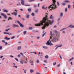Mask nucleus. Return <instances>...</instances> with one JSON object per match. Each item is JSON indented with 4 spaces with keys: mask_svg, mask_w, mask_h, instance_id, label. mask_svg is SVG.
Segmentation results:
<instances>
[{
    "mask_svg": "<svg viewBox=\"0 0 74 74\" xmlns=\"http://www.w3.org/2000/svg\"><path fill=\"white\" fill-rule=\"evenodd\" d=\"M24 62L25 63H27V58H26L25 59V61Z\"/></svg>",
    "mask_w": 74,
    "mask_h": 74,
    "instance_id": "nucleus-19",
    "label": "nucleus"
},
{
    "mask_svg": "<svg viewBox=\"0 0 74 74\" xmlns=\"http://www.w3.org/2000/svg\"><path fill=\"white\" fill-rule=\"evenodd\" d=\"M34 1V0H29L28 1L29 2H30L31 1Z\"/></svg>",
    "mask_w": 74,
    "mask_h": 74,
    "instance_id": "nucleus-34",
    "label": "nucleus"
},
{
    "mask_svg": "<svg viewBox=\"0 0 74 74\" xmlns=\"http://www.w3.org/2000/svg\"><path fill=\"white\" fill-rule=\"evenodd\" d=\"M3 11L4 12H6V13H7L8 12V10H5V9H3Z\"/></svg>",
    "mask_w": 74,
    "mask_h": 74,
    "instance_id": "nucleus-13",
    "label": "nucleus"
},
{
    "mask_svg": "<svg viewBox=\"0 0 74 74\" xmlns=\"http://www.w3.org/2000/svg\"><path fill=\"white\" fill-rule=\"evenodd\" d=\"M13 67H15V68H18V66H14Z\"/></svg>",
    "mask_w": 74,
    "mask_h": 74,
    "instance_id": "nucleus-54",
    "label": "nucleus"
},
{
    "mask_svg": "<svg viewBox=\"0 0 74 74\" xmlns=\"http://www.w3.org/2000/svg\"><path fill=\"white\" fill-rule=\"evenodd\" d=\"M15 11L16 12H14L13 13L15 15V16H16L17 15V12L18 11V10H15Z\"/></svg>",
    "mask_w": 74,
    "mask_h": 74,
    "instance_id": "nucleus-7",
    "label": "nucleus"
},
{
    "mask_svg": "<svg viewBox=\"0 0 74 74\" xmlns=\"http://www.w3.org/2000/svg\"><path fill=\"white\" fill-rule=\"evenodd\" d=\"M62 33H63L64 34V33H65V32H64V31L62 32Z\"/></svg>",
    "mask_w": 74,
    "mask_h": 74,
    "instance_id": "nucleus-58",
    "label": "nucleus"
},
{
    "mask_svg": "<svg viewBox=\"0 0 74 74\" xmlns=\"http://www.w3.org/2000/svg\"><path fill=\"white\" fill-rule=\"evenodd\" d=\"M64 2H66V3H69L70 2V1L69 0H66L64 1Z\"/></svg>",
    "mask_w": 74,
    "mask_h": 74,
    "instance_id": "nucleus-27",
    "label": "nucleus"
},
{
    "mask_svg": "<svg viewBox=\"0 0 74 74\" xmlns=\"http://www.w3.org/2000/svg\"><path fill=\"white\" fill-rule=\"evenodd\" d=\"M63 13H61L60 14V17H62L63 16Z\"/></svg>",
    "mask_w": 74,
    "mask_h": 74,
    "instance_id": "nucleus-16",
    "label": "nucleus"
},
{
    "mask_svg": "<svg viewBox=\"0 0 74 74\" xmlns=\"http://www.w3.org/2000/svg\"><path fill=\"white\" fill-rule=\"evenodd\" d=\"M51 40H50V39L46 43V44L47 45H49L50 46H51V45H53V44L51 43Z\"/></svg>",
    "mask_w": 74,
    "mask_h": 74,
    "instance_id": "nucleus-3",
    "label": "nucleus"
},
{
    "mask_svg": "<svg viewBox=\"0 0 74 74\" xmlns=\"http://www.w3.org/2000/svg\"><path fill=\"white\" fill-rule=\"evenodd\" d=\"M32 16H34V13H32Z\"/></svg>",
    "mask_w": 74,
    "mask_h": 74,
    "instance_id": "nucleus-40",
    "label": "nucleus"
},
{
    "mask_svg": "<svg viewBox=\"0 0 74 74\" xmlns=\"http://www.w3.org/2000/svg\"><path fill=\"white\" fill-rule=\"evenodd\" d=\"M3 57V56H2L0 57V58H2Z\"/></svg>",
    "mask_w": 74,
    "mask_h": 74,
    "instance_id": "nucleus-60",
    "label": "nucleus"
},
{
    "mask_svg": "<svg viewBox=\"0 0 74 74\" xmlns=\"http://www.w3.org/2000/svg\"><path fill=\"white\" fill-rule=\"evenodd\" d=\"M8 38V37H6L4 38V39L6 40H10V38Z\"/></svg>",
    "mask_w": 74,
    "mask_h": 74,
    "instance_id": "nucleus-14",
    "label": "nucleus"
},
{
    "mask_svg": "<svg viewBox=\"0 0 74 74\" xmlns=\"http://www.w3.org/2000/svg\"><path fill=\"white\" fill-rule=\"evenodd\" d=\"M14 59H15V60H16L17 62H18V59L16 58H15Z\"/></svg>",
    "mask_w": 74,
    "mask_h": 74,
    "instance_id": "nucleus-44",
    "label": "nucleus"
},
{
    "mask_svg": "<svg viewBox=\"0 0 74 74\" xmlns=\"http://www.w3.org/2000/svg\"><path fill=\"white\" fill-rule=\"evenodd\" d=\"M38 9H36L35 10V12L36 13H37V12H38Z\"/></svg>",
    "mask_w": 74,
    "mask_h": 74,
    "instance_id": "nucleus-26",
    "label": "nucleus"
},
{
    "mask_svg": "<svg viewBox=\"0 0 74 74\" xmlns=\"http://www.w3.org/2000/svg\"><path fill=\"white\" fill-rule=\"evenodd\" d=\"M29 30H32L33 29V27H30L29 28Z\"/></svg>",
    "mask_w": 74,
    "mask_h": 74,
    "instance_id": "nucleus-18",
    "label": "nucleus"
},
{
    "mask_svg": "<svg viewBox=\"0 0 74 74\" xmlns=\"http://www.w3.org/2000/svg\"><path fill=\"white\" fill-rule=\"evenodd\" d=\"M56 64V62H55L53 63V65H55Z\"/></svg>",
    "mask_w": 74,
    "mask_h": 74,
    "instance_id": "nucleus-50",
    "label": "nucleus"
},
{
    "mask_svg": "<svg viewBox=\"0 0 74 74\" xmlns=\"http://www.w3.org/2000/svg\"><path fill=\"white\" fill-rule=\"evenodd\" d=\"M68 8H71V6H70V5H68Z\"/></svg>",
    "mask_w": 74,
    "mask_h": 74,
    "instance_id": "nucleus-29",
    "label": "nucleus"
},
{
    "mask_svg": "<svg viewBox=\"0 0 74 74\" xmlns=\"http://www.w3.org/2000/svg\"><path fill=\"white\" fill-rule=\"evenodd\" d=\"M17 23H18V24H19V25H20V26L21 27H24V26H23V25H22V24L20 23V22H19V21H17Z\"/></svg>",
    "mask_w": 74,
    "mask_h": 74,
    "instance_id": "nucleus-4",
    "label": "nucleus"
},
{
    "mask_svg": "<svg viewBox=\"0 0 74 74\" xmlns=\"http://www.w3.org/2000/svg\"><path fill=\"white\" fill-rule=\"evenodd\" d=\"M30 73H33V71H34V70L32 69H31L30 70Z\"/></svg>",
    "mask_w": 74,
    "mask_h": 74,
    "instance_id": "nucleus-23",
    "label": "nucleus"
},
{
    "mask_svg": "<svg viewBox=\"0 0 74 74\" xmlns=\"http://www.w3.org/2000/svg\"><path fill=\"white\" fill-rule=\"evenodd\" d=\"M74 59V58H72L71 59H70V60L69 61V62H70V61H71V60H73Z\"/></svg>",
    "mask_w": 74,
    "mask_h": 74,
    "instance_id": "nucleus-39",
    "label": "nucleus"
},
{
    "mask_svg": "<svg viewBox=\"0 0 74 74\" xmlns=\"http://www.w3.org/2000/svg\"><path fill=\"white\" fill-rule=\"evenodd\" d=\"M20 54H21V55H22V56H23V53H21Z\"/></svg>",
    "mask_w": 74,
    "mask_h": 74,
    "instance_id": "nucleus-48",
    "label": "nucleus"
},
{
    "mask_svg": "<svg viewBox=\"0 0 74 74\" xmlns=\"http://www.w3.org/2000/svg\"><path fill=\"white\" fill-rule=\"evenodd\" d=\"M45 58L46 59H48V55H46L45 56Z\"/></svg>",
    "mask_w": 74,
    "mask_h": 74,
    "instance_id": "nucleus-31",
    "label": "nucleus"
},
{
    "mask_svg": "<svg viewBox=\"0 0 74 74\" xmlns=\"http://www.w3.org/2000/svg\"><path fill=\"white\" fill-rule=\"evenodd\" d=\"M60 64H59L57 66V67H60Z\"/></svg>",
    "mask_w": 74,
    "mask_h": 74,
    "instance_id": "nucleus-59",
    "label": "nucleus"
},
{
    "mask_svg": "<svg viewBox=\"0 0 74 74\" xmlns=\"http://www.w3.org/2000/svg\"><path fill=\"white\" fill-rule=\"evenodd\" d=\"M62 5H66V3H62Z\"/></svg>",
    "mask_w": 74,
    "mask_h": 74,
    "instance_id": "nucleus-33",
    "label": "nucleus"
},
{
    "mask_svg": "<svg viewBox=\"0 0 74 74\" xmlns=\"http://www.w3.org/2000/svg\"><path fill=\"white\" fill-rule=\"evenodd\" d=\"M60 59H62V57L60 56Z\"/></svg>",
    "mask_w": 74,
    "mask_h": 74,
    "instance_id": "nucleus-61",
    "label": "nucleus"
},
{
    "mask_svg": "<svg viewBox=\"0 0 74 74\" xmlns=\"http://www.w3.org/2000/svg\"><path fill=\"white\" fill-rule=\"evenodd\" d=\"M5 45H7L8 44V43H7V42H6L5 43Z\"/></svg>",
    "mask_w": 74,
    "mask_h": 74,
    "instance_id": "nucleus-47",
    "label": "nucleus"
},
{
    "mask_svg": "<svg viewBox=\"0 0 74 74\" xmlns=\"http://www.w3.org/2000/svg\"><path fill=\"white\" fill-rule=\"evenodd\" d=\"M65 12H67V8H66L65 9Z\"/></svg>",
    "mask_w": 74,
    "mask_h": 74,
    "instance_id": "nucleus-37",
    "label": "nucleus"
},
{
    "mask_svg": "<svg viewBox=\"0 0 74 74\" xmlns=\"http://www.w3.org/2000/svg\"><path fill=\"white\" fill-rule=\"evenodd\" d=\"M69 27H71V28H74V26L73 25H70L69 26H68Z\"/></svg>",
    "mask_w": 74,
    "mask_h": 74,
    "instance_id": "nucleus-11",
    "label": "nucleus"
},
{
    "mask_svg": "<svg viewBox=\"0 0 74 74\" xmlns=\"http://www.w3.org/2000/svg\"><path fill=\"white\" fill-rule=\"evenodd\" d=\"M57 46H58V47H62V45H58Z\"/></svg>",
    "mask_w": 74,
    "mask_h": 74,
    "instance_id": "nucleus-36",
    "label": "nucleus"
},
{
    "mask_svg": "<svg viewBox=\"0 0 74 74\" xmlns=\"http://www.w3.org/2000/svg\"><path fill=\"white\" fill-rule=\"evenodd\" d=\"M26 70H25L24 71V72L25 73H26Z\"/></svg>",
    "mask_w": 74,
    "mask_h": 74,
    "instance_id": "nucleus-52",
    "label": "nucleus"
},
{
    "mask_svg": "<svg viewBox=\"0 0 74 74\" xmlns=\"http://www.w3.org/2000/svg\"><path fill=\"white\" fill-rule=\"evenodd\" d=\"M20 63H21V64H23V61L21 60L20 61Z\"/></svg>",
    "mask_w": 74,
    "mask_h": 74,
    "instance_id": "nucleus-30",
    "label": "nucleus"
},
{
    "mask_svg": "<svg viewBox=\"0 0 74 74\" xmlns=\"http://www.w3.org/2000/svg\"><path fill=\"white\" fill-rule=\"evenodd\" d=\"M56 40H57L56 38L54 37L53 38L52 40V41L53 42H55V41H56Z\"/></svg>",
    "mask_w": 74,
    "mask_h": 74,
    "instance_id": "nucleus-8",
    "label": "nucleus"
},
{
    "mask_svg": "<svg viewBox=\"0 0 74 74\" xmlns=\"http://www.w3.org/2000/svg\"><path fill=\"white\" fill-rule=\"evenodd\" d=\"M46 34V33H45L43 34L42 35V37H44V36H45V34Z\"/></svg>",
    "mask_w": 74,
    "mask_h": 74,
    "instance_id": "nucleus-43",
    "label": "nucleus"
},
{
    "mask_svg": "<svg viewBox=\"0 0 74 74\" xmlns=\"http://www.w3.org/2000/svg\"><path fill=\"white\" fill-rule=\"evenodd\" d=\"M28 11L29 12H30V11H32V10L31 9L29 8L28 9Z\"/></svg>",
    "mask_w": 74,
    "mask_h": 74,
    "instance_id": "nucleus-22",
    "label": "nucleus"
},
{
    "mask_svg": "<svg viewBox=\"0 0 74 74\" xmlns=\"http://www.w3.org/2000/svg\"><path fill=\"white\" fill-rule=\"evenodd\" d=\"M47 15L45 16L43 18V19L42 21H41L40 22V23H39L36 24H35V26H40L41 25H43V23H45V24L44 25V26L42 27V29H45V27L46 26L48 27L49 25H52V23L54 22V20H53L51 22L50 20H47V21L46 22V21L48 19V14H46Z\"/></svg>",
    "mask_w": 74,
    "mask_h": 74,
    "instance_id": "nucleus-1",
    "label": "nucleus"
},
{
    "mask_svg": "<svg viewBox=\"0 0 74 74\" xmlns=\"http://www.w3.org/2000/svg\"><path fill=\"white\" fill-rule=\"evenodd\" d=\"M53 17L52 16V15L50 16L49 17L50 19H52Z\"/></svg>",
    "mask_w": 74,
    "mask_h": 74,
    "instance_id": "nucleus-20",
    "label": "nucleus"
},
{
    "mask_svg": "<svg viewBox=\"0 0 74 74\" xmlns=\"http://www.w3.org/2000/svg\"><path fill=\"white\" fill-rule=\"evenodd\" d=\"M34 8H36V7H37V6L36 5H34Z\"/></svg>",
    "mask_w": 74,
    "mask_h": 74,
    "instance_id": "nucleus-46",
    "label": "nucleus"
},
{
    "mask_svg": "<svg viewBox=\"0 0 74 74\" xmlns=\"http://www.w3.org/2000/svg\"><path fill=\"white\" fill-rule=\"evenodd\" d=\"M53 3L51 5L48 7L44 8L45 5L43 6L42 7V9H45L47 10V9H49L50 10H55L57 8V6L55 5V3H56V1L55 0H52Z\"/></svg>",
    "mask_w": 74,
    "mask_h": 74,
    "instance_id": "nucleus-2",
    "label": "nucleus"
},
{
    "mask_svg": "<svg viewBox=\"0 0 74 74\" xmlns=\"http://www.w3.org/2000/svg\"><path fill=\"white\" fill-rule=\"evenodd\" d=\"M13 27H19V26L18 25H16V24H13Z\"/></svg>",
    "mask_w": 74,
    "mask_h": 74,
    "instance_id": "nucleus-9",
    "label": "nucleus"
},
{
    "mask_svg": "<svg viewBox=\"0 0 74 74\" xmlns=\"http://www.w3.org/2000/svg\"><path fill=\"white\" fill-rule=\"evenodd\" d=\"M26 17L27 18H29V14H27L26 15Z\"/></svg>",
    "mask_w": 74,
    "mask_h": 74,
    "instance_id": "nucleus-21",
    "label": "nucleus"
},
{
    "mask_svg": "<svg viewBox=\"0 0 74 74\" xmlns=\"http://www.w3.org/2000/svg\"><path fill=\"white\" fill-rule=\"evenodd\" d=\"M10 57H11V58H14V56H10Z\"/></svg>",
    "mask_w": 74,
    "mask_h": 74,
    "instance_id": "nucleus-56",
    "label": "nucleus"
},
{
    "mask_svg": "<svg viewBox=\"0 0 74 74\" xmlns=\"http://www.w3.org/2000/svg\"><path fill=\"white\" fill-rule=\"evenodd\" d=\"M40 52H39L38 53V55L39 56H40Z\"/></svg>",
    "mask_w": 74,
    "mask_h": 74,
    "instance_id": "nucleus-64",
    "label": "nucleus"
},
{
    "mask_svg": "<svg viewBox=\"0 0 74 74\" xmlns=\"http://www.w3.org/2000/svg\"><path fill=\"white\" fill-rule=\"evenodd\" d=\"M44 62H45V63H47V60H44Z\"/></svg>",
    "mask_w": 74,
    "mask_h": 74,
    "instance_id": "nucleus-51",
    "label": "nucleus"
},
{
    "mask_svg": "<svg viewBox=\"0 0 74 74\" xmlns=\"http://www.w3.org/2000/svg\"><path fill=\"white\" fill-rule=\"evenodd\" d=\"M9 30H10V28H8V29H5V32H8V31Z\"/></svg>",
    "mask_w": 74,
    "mask_h": 74,
    "instance_id": "nucleus-28",
    "label": "nucleus"
},
{
    "mask_svg": "<svg viewBox=\"0 0 74 74\" xmlns=\"http://www.w3.org/2000/svg\"><path fill=\"white\" fill-rule=\"evenodd\" d=\"M15 38L14 36H13L11 38V39H13V38Z\"/></svg>",
    "mask_w": 74,
    "mask_h": 74,
    "instance_id": "nucleus-49",
    "label": "nucleus"
},
{
    "mask_svg": "<svg viewBox=\"0 0 74 74\" xmlns=\"http://www.w3.org/2000/svg\"><path fill=\"white\" fill-rule=\"evenodd\" d=\"M42 47L43 48H45V49H47L48 48V47L45 46H43Z\"/></svg>",
    "mask_w": 74,
    "mask_h": 74,
    "instance_id": "nucleus-17",
    "label": "nucleus"
},
{
    "mask_svg": "<svg viewBox=\"0 0 74 74\" xmlns=\"http://www.w3.org/2000/svg\"><path fill=\"white\" fill-rule=\"evenodd\" d=\"M57 5L58 6H59V5H60L59 4V2H57Z\"/></svg>",
    "mask_w": 74,
    "mask_h": 74,
    "instance_id": "nucleus-45",
    "label": "nucleus"
},
{
    "mask_svg": "<svg viewBox=\"0 0 74 74\" xmlns=\"http://www.w3.org/2000/svg\"><path fill=\"white\" fill-rule=\"evenodd\" d=\"M50 34L51 36H50V39H51L52 38V31H50Z\"/></svg>",
    "mask_w": 74,
    "mask_h": 74,
    "instance_id": "nucleus-12",
    "label": "nucleus"
},
{
    "mask_svg": "<svg viewBox=\"0 0 74 74\" xmlns=\"http://www.w3.org/2000/svg\"><path fill=\"white\" fill-rule=\"evenodd\" d=\"M36 74H40V73H36Z\"/></svg>",
    "mask_w": 74,
    "mask_h": 74,
    "instance_id": "nucleus-63",
    "label": "nucleus"
},
{
    "mask_svg": "<svg viewBox=\"0 0 74 74\" xmlns=\"http://www.w3.org/2000/svg\"><path fill=\"white\" fill-rule=\"evenodd\" d=\"M3 34H9V35H12V34H11V33H10L9 32H3Z\"/></svg>",
    "mask_w": 74,
    "mask_h": 74,
    "instance_id": "nucleus-6",
    "label": "nucleus"
},
{
    "mask_svg": "<svg viewBox=\"0 0 74 74\" xmlns=\"http://www.w3.org/2000/svg\"><path fill=\"white\" fill-rule=\"evenodd\" d=\"M2 42H4V43H5V41L4 40H2Z\"/></svg>",
    "mask_w": 74,
    "mask_h": 74,
    "instance_id": "nucleus-42",
    "label": "nucleus"
},
{
    "mask_svg": "<svg viewBox=\"0 0 74 74\" xmlns=\"http://www.w3.org/2000/svg\"><path fill=\"white\" fill-rule=\"evenodd\" d=\"M2 49H3V48H2V46H1L0 47V49H1V50Z\"/></svg>",
    "mask_w": 74,
    "mask_h": 74,
    "instance_id": "nucleus-35",
    "label": "nucleus"
},
{
    "mask_svg": "<svg viewBox=\"0 0 74 74\" xmlns=\"http://www.w3.org/2000/svg\"><path fill=\"white\" fill-rule=\"evenodd\" d=\"M27 32L26 31H25L24 32H23V34H26V33Z\"/></svg>",
    "mask_w": 74,
    "mask_h": 74,
    "instance_id": "nucleus-32",
    "label": "nucleus"
},
{
    "mask_svg": "<svg viewBox=\"0 0 74 74\" xmlns=\"http://www.w3.org/2000/svg\"><path fill=\"white\" fill-rule=\"evenodd\" d=\"M39 6H40V3H38V7H39Z\"/></svg>",
    "mask_w": 74,
    "mask_h": 74,
    "instance_id": "nucleus-55",
    "label": "nucleus"
},
{
    "mask_svg": "<svg viewBox=\"0 0 74 74\" xmlns=\"http://www.w3.org/2000/svg\"><path fill=\"white\" fill-rule=\"evenodd\" d=\"M67 29V28H63L62 29H61L60 31H62V30H65V29Z\"/></svg>",
    "mask_w": 74,
    "mask_h": 74,
    "instance_id": "nucleus-25",
    "label": "nucleus"
},
{
    "mask_svg": "<svg viewBox=\"0 0 74 74\" xmlns=\"http://www.w3.org/2000/svg\"><path fill=\"white\" fill-rule=\"evenodd\" d=\"M9 19H11L12 20V19L11 18V17H9V18L8 19V21H9Z\"/></svg>",
    "mask_w": 74,
    "mask_h": 74,
    "instance_id": "nucleus-38",
    "label": "nucleus"
},
{
    "mask_svg": "<svg viewBox=\"0 0 74 74\" xmlns=\"http://www.w3.org/2000/svg\"><path fill=\"white\" fill-rule=\"evenodd\" d=\"M71 65H73V62H71Z\"/></svg>",
    "mask_w": 74,
    "mask_h": 74,
    "instance_id": "nucleus-62",
    "label": "nucleus"
},
{
    "mask_svg": "<svg viewBox=\"0 0 74 74\" xmlns=\"http://www.w3.org/2000/svg\"><path fill=\"white\" fill-rule=\"evenodd\" d=\"M21 49V46L19 47L18 48V50H20Z\"/></svg>",
    "mask_w": 74,
    "mask_h": 74,
    "instance_id": "nucleus-24",
    "label": "nucleus"
},
{
    "mask_svg": "<svg viewBox=\"0 0 74 74\" xmlns=\"http://www.w3.org/2000/svg\"><path fill=\"white\" fill-rule=\"evenodd\" d=\"M18 58H19V57H21V55H18Z\"/></svg>",
    "mask_w": 74,
    "mask_h": 74,
    "instance_id": "nucleus-53",
    "label": "nucleus"
},
{
    "mask_svg": "<svg viewBox=\"0 0 74 74\" xmlns=\"http://www.w3.org/2000/svg\"><path fill=\"white\" fill-rule=\"evenodd\" d=\"M54 32H55V33H56V34H58V33H59V32H58V31L56 30H54Z\"/></svg>",
    "mask_w": 74,
    "mask_h": 74,
    "instance_id": "nucleus-15",
    "label": "nucleus"
},
{
    "mask_svg": "<svg viewBox=\"0 0 74 74\" xmlns=\"http://www.w3.org/2000/svg\"><path fill=\"white\" fill-rule=\"evenodd\" d=\"M21 4H22V5H25V3H24L25 1H24L23 0H21Z\"/></svg>",
    "mask_w": 74,
    "mask_h": 74,
    "instance_id": "nucleus-10",
    "label": "nucleus"
},
{
    "mask_svg": "<svg viewBox=\"0 0 74 74\" xmlns=\"http://www.w3.org/2000/svg\"><path fill=\"white\" fill-rule=\"evenodd\" d=\"M36 62L37 63H39V60H37L36 61Z\"/></svg>",
    "mask_w": 74,
    "mask_h": 74,
    "instance_id": "nucleus-41",
    "label": "nucleus"
},
{
    "mask_svg": "<svg viewBox=\"0 0 74 74\" xmlns=\"http://www.w3.org/2000/svg\"><path fill=\"white\" fill-rule=\"evenodd\" d=\"M1 15H2V16H4V18L5 19H7V16L5 15V14L4 13H2L1 14Z\"/></svg>",
    "mask_w": 74,
    "mask_h": 74,
    "instance_id": "nucleus-5",
    "label": "nucleus"
},
{
    "mask_svg": "<svg viewBox=\"0 0 74 74\" xmlns=\"http://www.w3.org/2000/svg\"><path fill=\"white\" fill-rule=\"evenodd\" d=\"M37 39H40V37H38L37 38Z\"/></svg>",
    "mask_w": 74,
    "mask_h": 74,
    "instance_id": "nucleus-57",
    "label": "nucleus"
}]
</instances>
